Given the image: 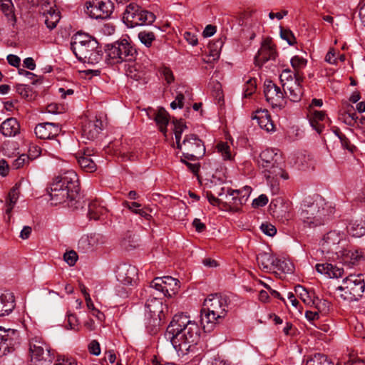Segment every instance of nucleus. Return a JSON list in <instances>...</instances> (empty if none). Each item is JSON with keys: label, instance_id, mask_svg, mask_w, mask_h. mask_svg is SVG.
Returning a JSON list of instances; mask_svg holds the SVG:
<instances>
[{"label": "nucleus", "instance_id": "1", "mask_svg": "<svg viewBox=\"0 0 365 365\" xmlns=\"http://www.w3.org/2000/svg\"><path fill=\"white\" fill-rule=\"evenodd\" d=\"M165 337L170 341L176 351L185 354L197 344L200 339V328L187 315L175 314L167 328Z\"/></svg>", "mask_w": 365, "mask_h": 365}, {"label": "nucleus", "instance_id": "2", "mask_svg": "<svg viewBox=\"0 0 365 365\" xmlns=\"http://www.w3.org/2000/svg\"><path fill=\"white\" fill-rule=\"evenodd\" d=\"M78 178L73 170H67L56 176L51 183L48 194L51 204L58 205L68 202L73 206L79 195Z\"/></svg>", "mask_w": 365, "mask_h": 365}, {"label": "nucleus", "instance_id": "3", "mask_svg": "<svg viewBox=\"0 0 365 365\" xmlns=\"http://www.w3.org/2000/svg\"><path fill=\"white\" fill-rule=\"evenodd\" d=\"M259 165L263 169L264 177L273 193L279 190V179H289L288 173L284 170L281 154L274 149H266L259 155Z\"/></svg>", "mask_w": 365, "mask_h": 365}, {"label": "nucleus", "instance_id": "4", "mask_svg": "<svg viewBox=\"0 0 365 365\" xmlns=\"http://www.w3.org/2000/svg\"><path fill=\"white\" fill-rule=\"evenodd\" d=\"M334 212V208L322 197L310 204H304L300 212V219L309 227L324 225Z\"/></svg>", "mask_w": 365, "mask_h": 365}, {"label": "nucleus", "instance_id": "5", "mask_svg": "<svg viewBox=\"0 0 365 365\" xmlns=\"http://www.w3.org/2000/svg\"><path fill=\"white\" fill-rule=\"evenodd\" d=\"M228 308L227 297L219 294H210L204 301L201 310V323L213 324L220 318L226 316Z\"/></svg>", "mask_w": 365, "mask_h": 365}, {"label": "nucleus", "instance_id": "6", "mask_svg": "<svg viewBox=\"0 0 365 365\" xmlns=\"http://www.w3.org/2000/svg\"><path fill=\"white\" fill-rule=\"evenodd\" d=\"M365 289V282L362 274H350L343 279L337 287L338 296L349 302L357 301L362 297Z\"/></svg>", "mask_w": 365, "mask_h": 365}, {"label": "nucleus", "instance_id": "7", "mask_svg": "<svg viewBox=\"0 0 365 365\" xmlns=\"http://www.w3.org/2000/svg\"><path fill=\"white\" fill-rule=\"evenodd\" d=\"M106 53L110 63L113 64L134 61L138 55L135 48L125 39L108 46Z\"/></svg>", "mask_w": 365, "mask_h": 365}, {"label": "nucleus", "instance_id": "8", "mask_svg": "<svg viewBox=\"0 0 365 365\" xmlns=\"http://www.w3.org/2000/svg\"><path fill=\"white\" fill-rule=\"evenodd\" d=\"M123 19L128 27L134 28L138 26L151 24L154 22L155 16L152 12L144 10L138 5L131 3L126 6Z\"/></svg>", "mask_w": 365, "mask_h": 365}, {"label": "nucleus", "instance_id": "9", "mask_svg": "<svg viewBox=\"0 0 365 365\" xmlns=\"http://www.w3.org/2000/svg\"><path fill=\"white\" fill-rule=\"evenodd\" d=\"M177 148L190 160H196L205 153L203 142L195 134L186 135L182 142H178Z\"/></svg>", "mask_w": 365, "mask_h": 365}, {"label": "nucleus", "instance_id": "10", "mask_svg": "<svg viewBox=\"0 0 365 365\" xmlns=\"http://www.w3.org/2000/svg\"><path fill=\"white\" fill-rule=\"evenodd\" d=\"M179 281L170 276L163 277H155L151 282L146 292L154 294V291L158 292L159 295L167 297H172L179 289Z\"/></svg>", "mask_w": 365, "mask_h": 365}, {"label": "nucleus", "instance_id": "11", "mask_svg": "<svg viewBox=\"0 0 365 365\" xmlns=\"http://www.w3.org/2000/svg\"><path fill=\"white\" fill-rule=\"evenodd\" d=\"M96 40L71 47V49L81 61L96 63L101 59V50L98 49Z\"/></svg>", "mask_w": 365, "mask_h": 365}, {"label": "nucleus", "instance_id": "12", "mask_svg": "<svg viewBox=\"0 0 365 365\" xmlns=\"http://www.w3.org/2000/svg\"><path fill=\"white\" fill-rule=\"evenodd\" d=\"M86 13L96 19H105L111 15L114 9L110 0H89L85 4Z\"/></svg>", "mask_w": 365, "mask_h": 365}, {"label": "nucleus", "instance_id": "13", "mask_svg": "<svg viewBox=\"0 0 365 365\" xmlns=\"http://www.w3.org/2000/svg\"><path fill=\"white\" fill-rule=\"evenodd\" d=\"M29 353L33 362L51 361L53 354L50 346L38 336L33 337L29 341Z\"/></svg>", "mask_w": 365, "mask_h": 365}, {"label": "nucleus", "instance_id": "14", "mask_svg": "<svg viewBox=\"0 0 365 365\" xmlns=\"http://www.w3.org/2000/svg\"><path fill=\"white\" fill-rule=\"evenodd\" d=\"M264 94L266 101L272 108L282 109L286 105V97L284 90L274 83L272 81H265L264 84Z\"/></svg>", "mask_w": 365, "mask_h": 365}, {"label": "nucleus", "instance_id": "15", "mask_svg": "<svg viewBox=\"0 0 365 365\" xmlns=\"http://www.w3.org/2000/svg\"><path fill=\"white\" fill-rule=\"evenodd\" d=\"M20 343V333L16 329L0 327V357L6 355Z\"/></svg>", "mask_w": 365, "mask_h": 365}, {"label": "nucleus", "instance_id": "16", "mask_svg": "<svg viewBox=\"0 0 365 365\" xmlns=\"http://www.w3.org/2000/svg\"><path fill=\"white\" fill-rule=\"evenodd\" d=\"M322 245L328 251L338 254L339 250L346 245V235L343 232L331 230L324 235Z\"/></svg>", "mask_w": 365, "mask_h": 365}, {"label": "nucleus", "instance_id": "17", "mask_svg": "<svg viewBox=\"0 0 365 365\" xmlns=\"http://www.w3.org/2000/svg\"><path fill=\"white\" fill-rule=\"evenodd\" d=\"M277 56L276 46L272 38H264L257 55L255 56V64L257 66L261 67L269 61H274Z\"/></svg>", "mask_w": 365, "mask_h": 365}, {"label": "nucleus", "instance_id": "18", "mask_svg": "<svg viewBox=\"0 0 365 365\" xmlns=\"http://www.w3.org/2000/svg\"><path fill=\"white\" fill-rule=\"evenodd\" d=\"M303 80V75L297 73V78H294V81L283 83L284 96L291 101L298 102L301 100L303 94L301 83Z\"/></svg>", "mask_w": 365, "mask_h": 365}, {"label": "nucleus", "instance_id": "19", "mask_svg": "<svg viewBox=\"0 0 365 365\" xmlns=\"http://www.w3.org/2000/svg\"><path fill=\"white\" fill-rule=\"evenodd\" d=\"M115 272L118 280L125 285L132 284L138 277L137 268L135 266L128 264L119 265Z\"/></svg>", "mask_w": 365, "mask_h": 365}, {"label": "nucleus", "instance_id": "20", "mask_svg": "<svg viewBox=\"0 0 365 365\" xmlns=\"http://www.w3.org/2000/svg\"><path fill=\"white\" fill-rule=\"evenodd\" d=\"M61 130L58 124L53 123H43L35 128V134L40 139H52L57 136Z\"/></svg>", "mask_w": 365, "mask_h": 365}, {"label": "nucleus", "instance_id": "21", "mask_svg": "<svg viewBox=\"0 0 365 365\" xmlns=\"http://www.w3.org/2000/svg\"><path fill=\"white\" fill-rule=\"evenodd\" d=\"M153 295L152 294H150ZM156 295L153 297H150L145 304L147 309L150 312V317L153 318L154 320L160 322L164 317V306L160 295L154 292L153 295Z\"/></svg>", "mask_w": 365, "mask_h": 365}, {"label": "nucleus", "instance_id": "22", "mask_svg": "<svg viewBox=\"0 0 365 365\" xmlns=\"http://www.w3.org/2000/svg\"><path fill=\"white\" fill-rule=\"evenodd\" d=\"M92 150L86 148L79 151L76 155V158L79 166L86 172L93 173L96 170V164L91 158Z\"/></svg>", "mask_w": 365, "mask_h": 365}, {"label": "nucleus", "instance_id": "23", "mask_svg": "<svg viewBox=\"0 0 365 365\" xmlns=\"http://www.w3.org/2000/svg\"><path fill=\"white\" fill-rule=\"evenodd\" d=\"M103 123L97 118L86 121L82 128L83 135L88 140H94L102 130Z\"/></svg>", "mask_w": 365, "mask_h": 365}, {"label": "nucleus", "instance_id": "24", "mask_svg": "<svg viewBox=\"0 0 365 365\" xmlns=\"http://www.w3.org/2000/svg\"><path fill=\"white\" fill-rule=\"evenodd\" d=\"M14 295L11 292L0 294V317L9 315L15 308Z\"/></svg>", "mask_w": 365, "mask_h": 365}, {"label": "nucleus", "instance_id": "25", "mask_svg": "<svg viewBox=\"0 0 365 365\" xmlns=\"http://www.w3.org/2000/svg\"><path fill=\"white\" fill-rule=\"evenodd\" d=\"M309 120L311 126L319 134H321L324 129V124L328 119L326 118L324 111L313 110L310 111Z\"/></svg>", "mask_w": 365, "mask_h": 365}, {"label": "nucleus", "instance_id": "26", "mask_svg": "<svg viewBox=\"0 0 365 365\" xmlns=\"http://www.w3.org/2000/svg\"><path fill=\"white\" fill-rule=\"evenodd\" d=\"M317 271L321 274H325L330 278L341 277L344 274V269L329 263H319L316 264Z\"/></svg>", "mask_w": 365, "mask_h": 365}, {"label": "nucleus", "instance_id": "27", "mask_svg": "<svg viewBox=\"0 0 365 365\" xmlns=\"http://www.w3.org/2000/svg\"><path fill=\"white\" fill-rule=\"evenodd\" d=\"M294 292L297 297L307 306H314L317 309H319V299L315 298L314 293H310L304 287L301 285H297L294 287Z\"/></svg>", "mask_w": 365, "mask_h": 365}, {"label": "nucleus", "instance_id": "28", "mask_svg": "<svg viewBox=\"0 0 365 365\" xmlns=\"http://www.w3.org/2000/svg\"><path fill=\"white\" fill-rule=\"evenodd\" d=\"M277 258L268 252H262L257 255V262L260 269L266 272L274 271Z\"/></svg>", "mask_w": 365, "mask_h": 365}, {"label": "nucleus", "instance_id": "29", "mask_svg": "<svg viewBox=\"0 0 365 365\" xmlns=\"http://www.w3.org/2000/svg\"><path fill=\"white\" fill-rule=\"evenodd\" d=\"M19 131V123L14 118L6 119L0 125V132L6 137L15 136Z\"/></svg>", "mask_w": 365, "mask_h": 365}, {"label": "nucleus", "instance_id": "30", "mask_svg": "<svg viewBox=\"0 0 365 365\" xmlns=\"http://www.w3.org/2000/svg\"><path fill=\"white\" fill-rule=\"evenodd\" d=\"M336 255L341 258L343 263L352 265L362 257L358 250L345 248V247L341 248Z\"/></svg>", "mask_w": 365, "mask_h": 365}, {"label": "nucleus", "instance_id": "31", "mask_svg": "<svg viewBox=\"0 0 365 365\" xmlns=\"http://www.w3.org/2000/svg\"><path fill=\"white\" fill-rule=\"evenodd\" d=\"M252 118L256 119L260 128L266 131L270 132L274 130V123L267 110H257L256 114Z\"/></svg>", "mask_w": 365, "mask_h": 365}, {"label": "nucleus", "instance_id": "32", "mask_svg": "<svg viewBox=\"0 0 365 365\" xmlns=\"http://www.w3.org/2000/svg\"><path fill=\"white\" fill-rule=\"evenodd\" d=\"M169 117L168 113L163 108H160L158 111L155 113L154 120L160 132L164 134L167 132V126L170 120Z\"/></svg>", "mask_w": 365, "mask_h": 365}, {"label": "nucleus", "instance_id": "33", "mask_svg": "<svg viewBox=\"0 0 365 365\" xmlns=\"http://www.w3.org/2000/svg\"><path fill=\"white\" fill-rule=\"evenodd\" d=\"M0 9L7 18L8 21L14 26L16 19L14 14V6L11 0H0Z\"/></svg>", "mask_w": 365, "mask_h": 365}, {"label": "nucleus", "instance_id": "34", "mask_svg": "<svg viewBox=\"0 0 365 365\" xmlns=\"http://www.w3.org/2000/svg\"><path fill=\"white\" fill-rule=\"evenodd\" d=\"M347 232L355 237L365 235V222L361 220L351 221L346 227Z\"/></svg>", "mask_w": 365, "mask_h": 365}, {"label": "nucleus", "instance_id": "35", "mask_svg": "<svg viewBox=\"0 0 365 365\" xmlns=\"http://www.w3.org/2000/svg\"><path fill=\"white\" fill-rule=\"evenodd\" d=\"M106 212V209L98 200H94L89 203L88 215L90 219L98 220Z\"/></svg>", "mask_w": 365, "mask_h": 365}, {"label": "nucleus", "instance_id": "36", "mask_svg": "<svg viewBox=\"0 0 365 365\" xmlns=\"http://www.w3.org/2000/svg\"><path fill=\"white\" fill-rule=\"evenodd\" d=\"M228 192H230V195L227 199H225V206L232 210H239L240 206L242 205V204L239 198L237 190L228 188Z\"/></svg>", "mask_w": 365, "mask_h": 365}, {"label": "nucleus", "instance_id": "37", "mask_svg": "<svg viewBox=\"0 0 365 365\" xmlns=\"http://www.w3.org/2000/svg\"><path fill=\"white\" fill-rule=\"evenodd\" d=\"M20 185L16 184L10 190L6 200V213L10 215L13 207H14L19 195Z\"/></svg>", "mask_w": 365, "mask_h": 365}, {"label": "nucleus", "instance_id": "38", "mask_svg": "<svg viewBox=\"0 0 365 365\" xmlns=\"http://www.w3.org/2000/svg\"><path fill=\"white\" fill-rule=\"evenodd\" d=\"M43 15L45 18L44 22L46 26L49 29H54L60 20V15L58 12H56L51 8V9L48 10L46 12L44 11Z\"/></svg>", "mask_w": 365, "mask_h": 365}, {"label": "nucleus", "instance_id": "39", "mask_svg": "<svg viewBox=\"0 0 365 365\" xmlns=\"http://www.w3.org/2000/svg\"><path fill=\"white\" fill-rule=\"evenodd\" d=\"M121 245L126 250H133L138 246V240L135 235L128 232L123 238Z\"/></svg>", "mask_w": 365, "mask_h": 365}, {"label": "nucleus", "instance_id": "40", "mask_svg": "<svg viewBox=\"0 0 365 365\" xmlns=\"http://www.w3.org/2000/svg\"><path fill=\"white\" fill-rule=\"evenodd\" d=\"M307 63V61L299 56H294L291 59V65L294 70V78H297V74H302L301 73V69L304 68Z\"/></svg>", "mask_w": 365, "mask_h": 365}, {"label": "nucleus", "instance_id": "41", "mask_svg": "<svg viewBox=\"0 0 365 365\" xmlns=\"http://www.w3.org/2000/svg\"><path fill=\"white\" fill-rule=\"evenodd\" d=\"M276 269L284 273H292L294 264L288 260H281L277 258L274 266V270Z\"/></svg>", "mask_w": 365, "mask_h": 365}, {"label": "nucleus", "instance_id": "42", "mask_svg": "<svg viewBox=\"0 0 365 365\" xmlns=\"http://www.w3.org/2000/svg\"><path fill=\"white\" fill-rule=\"evenodd\" d=\"M216 150L217 153H219L222 155L223 160H231L232 159V155L230 151V147L227 144V143H218L216 145Z\"/></svg>", "mask_w": 365, "mask_h": 365}, {"label": "nucleus", "instance_id": "43", "mask_svg": "<svg viewBox=\"0 0 365 365\" xmlns=\"http://www.w3.org/2000/svg\"><path fill=\"white\" fill-rule=\"evenodd\" d=\"M307 365H334V364L328 359L327 356L317 354L307 360Z\"/></svg>", "mask_w": 365, "mask_h": 365}, {"label": "nucleus", "instance_id": "44", "mask_svg": "<svg viewBox=\"0 0 365 365\" xmlns=\"http://www.w3.org/2000/svg\"><path fill=\"white\" fill-rule=\"evenodd\" d=\"M173 123L174 124V133L176 144H178V142H180L182 132L184 130L187 129V125L182 120H173Z\"/></svg>", "mask_w": 365, "mask_h": 365}, {"label": "nucleus", "instance_id": "45", "mask_svg": "<svg viewBox=\"0 0 365 365\" xmlns=\"http://www.w3.org/2000/svg\"><path fill=\"white\" fill-rule=\"evenodd\" d=\"M93 40L95 39L93 38L91 36L83 33L78 32L72 38V41L71 42V47L77 46L78 44L86 43Z\"/></svg>", "mask_w": 365, "mask_h": 365}, {"label": "nucleus", "instance_id": "46", "mask_svg": "<svg viewBox=\"0 0 365 365\" xmlns=\"http://www.w3.org/2000/svg\"><path fill=\"white\" fill-rule=\"evenodd\" d=\"M138 38L140 42L144 44L146 47H150L152 43L155 41V34L151 31H140L138 34Z\"/></svg>", "mask_w": 365, "mask_h": 365}, {"label": "nucleus", "instance_id": "47", "mask_svg": "<svg viewBox=\"0 0 365 365\" xmlns=\"http://www.w3.org/2000/svg\"><path fill=\"white\" fill-rule=\"evenodd\" d=\"M29 161L28 156L26 154H22L12 161L11 168L14 170H18L29 163Z\"/></svg>", "mask_w": 365, "mask_h": 365}, {"label": "nucleus", "instance_id": "48", "mask_svg": "<svg viewBox=\"0 0 365 365\" xmlns=\"http://www.w3.org/2000/svg\"><path fill=\"white\" fill-rule=\"evenodd\" d=\"M159 72L161 76L166 81L168 84L173 83L175 80L173 71L170 68L163 66L160 68Z\"/></svg>", "mask_w": 365, "mask_h": 365}, {"label": "nucleus", "instance_id": "49", "mask_svg": "<svg viewBox=\"0 0 365 365\" xmlns=\"http://www.w3.org/2000/svg\"><path fill=\"white\" fill-rule=\"evenodd\" d=\"M256 90V79L250 78L246 82L245 87L244 88L245 97L250 96Z\"/></svg>", "mask_w": 365, "mask_h": 365}, {"label": "nucleus", "instance_id": "50", "mask_svg": "<svg viewBox=\"0 0 365 365\" xmlns=\"http://www.w3.org/2000/svg\"><path fill=\"white\" fill-rule=\"evenodd\" d=\"M251 191L252 188L249 186H245L242 189L237 190V195L242 205L245 204L247 201Z\"/></svg>", "mask_w": 365, "mask_h": 365}, {"label": "nucleus", "instance_id": "51", "mask_svg": "<svg viewBox=\"0 0 365 365\" xmlns=\"http://www.w3.org/2000/svg\"><path fill=\"white\" fill-rule=\"evenodd\" d=\"M63 259L69 266H73L78 259V255L75 251L71 250L63 255Z\"/></svg>", "mask_w": 365, "mask_h": 365}, {"label": "nucleus", "instance_id": "52", "mask_svg": "<svg viewBox=\"0 0 365 365\" xmlns=\"http://www.w3.org/2000/svg\"><path fill=\"white\" fill-rule=\"evenodd\" d=\"M280 36L282 38L286 40L287 43L291 46L296 43V38L293 33L289 30L281 29Z\"/></svg>", "mask_w": 365, "mask_h": 365}, {"label": "nucleus", "instance_id": "53", "mask_svg": "<svg viewBox=\"0 0 365 365\" xmlns=\"http://www.w3.org/2000/svg\"><path fill=\"white\" fill-rule=\"evenodd\" d=\"M54 365H78L76 360L72 357L58 356Z\"/></svg>", "mask_w": 365, "mask_h": 365}, {"label": "nucleus", "instance_id": "54", "mask_svg": "<svg viewBox=\"0 0 365 365\" xmlns=\"http://www.w3.org/2000/svg\"><path fill=\"white\" fill-rule=\"evenodd\" d=\"M260 229L263 233L270 237L274 236L277 232L276 227L269 223H262Z\"/></svg>", "mask_w": 365, "mask_h": 365}, {"label": "nucleus", "instance_id": "55", "mask_svg": "<svg viewBox=\"0 0 365 365\" xmlns=\"http://www.w3.org/2000/svg\"><path fill=\"white\" fill-rule=\"evenodd\" d=\"M185 97L182 93H179L175 97V100L170 103L172 109H176L177 108H182L184 106Z\"/></svg>", "mask_w": 365, "mask_h": 365}, {"label": "nucleus", "instance_id": "56", "mask_svg": "<svg viewBox=\"0 0 365 365\" xmlns=\"http://www.w3.org/2000/svg\"><path fill=\"white\" fill-rule=\"evenodd\" d=\"M339 140L343 148L353 153L356 150V147L352 145L345 135H340Z\"/></svg>", "mask_w": 365, "mask_h": 365}, {"label": "nucleus", "instance_id": "57", "mask_svg": "<svg viewBox=\"0 0 365 365\" xmlns=\"http://www.w3.org/2000/svg\"><path fill=\"white\" fill-rule=\"evenodd\" d=\"M126 73L127 76L135 79L140 78V73L138 71L136 64H134L133 66L128 65V67L126 69Z\"/></svg>", "mask_w": 365, "mask_h": 365}, {"label": "nucleus", "instance_id": "58", "mask_svg": "<svg viewBox=\"0 0 365 365\" xmlns=\"http://www.w3.org/2000/svg\"><path fill=\"white\" fill-rule=\"evenodd\" d=\"M41 155V148L37 145H32L29 148L28 156L29 160L36 159Z\"/></svg>", "mask_w": 365, "mask_h": 365}, {"label": "nucleus", "instance_id": "59", "mask_svg": "<svg viewBox=\"0 0 365 365\" xmlns=\"http://www.w3.org/2000/svg\"><path fill=\"white\" fill-rule=\"evenodd\" d=\"M280 81L282 83L286 82H291L294 81V75L292 76V73L289 69H284L279 76Z\"/></svg>", "mask_w": 365, "mask_h": 365}, {"label": "nucleus", "instance_id": "60", "mask_svg": "<svg viewBox=\"0 0 365 365\" xmlns=\"http://www.w3.org/2000/svg\"><path fill=\"white\" fill-rule=\"evenodd\" d=\"M268 202L267 195L262 194L257 198L255 199L252 202L253 207H263Z\"/></svg>", "mask_w": 365, "mask_h": 365}, {"label": "nucleus", "instance_id": "61", "mask_svg": "<svg viewBox=\"0 0 365 365\" xmlns=\"http://www.w3.org/2000/svg\"><path fill=\"white\" fill-rule=\"evenodd\" d=\"M68 327L71 329H77L78 327V320L77 317L73 314H68Z\"/></svg>", "mask_w": 365, "mask_h": 365}, {"label": "nucleus", "instance_id": "62", "mask_svg": "<svg viewBox=\"0 0 365 365\" xmlns=\"http://www.w3.org/2000/svg\"><path fill=\"white\" fill-rule=\"evenodd\" d=\"M88 349H89L90 353L95 356H98L101 354L100 344L96 340H93L90 343V344L88 346Z\"/></svg>", "mask_w": 365, "mask_h": 365}, {"label": "nucleus", "instance_id": "63", "mask_svg": "<svg viewBox=\"0 0 365 365\" xmlns=\"http://www.w3.org/2000/svg\"><path fill=\"white\" fill-rule=\"evenodd\" d=\"M16 92L23 98H28L29 96L30 89L25 85L19 84L16 86Z\"/></svg>", "mask_w": 365, "mask_h": 365}, {"label": "nucleus", "instance_id": "64", "mask_svg": "<svg viewBox=\"0 0 365 365\" xmlns=\"http://www.w3.org/2000/svg\"><path fill=\"white\" fill-rule=\"evenodd\" d=\"M185 40L192 46H195L197 43V38L195 34L190 31H186L184 34Z\"/></svg>", "mask_w": 365, "mask_h": 365}]
</instances>
